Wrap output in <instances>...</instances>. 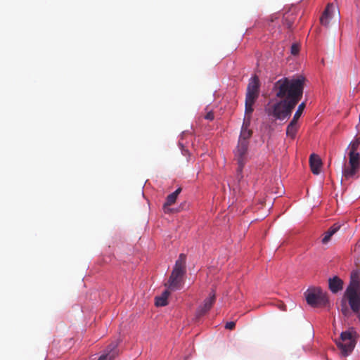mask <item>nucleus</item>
<instances>
[{
    "mask_svg": "<svg viewBox=\"0 0 360 360\" xmlns=\"http://www.w3.org/2000/svg\"><path fill=\"white\" fill-rule=\"evenodd\" d=\"M216 300V295L214 291L210 293L209 297L204 300L203 304L200 306L196 311V317L200 318L210 310Z\"/></svg>",
    "mask_w": 360,
    "mask_h": 360,
    "instance_id": "obj_9",
    "label": "nucleus"
},
{
    "mask_svg": "<svg viewBox=\"0 0 360 360\" xmlns=\"http://www.w3.org/2000/svg\"><path fill=\"white\" fill-rule=\"evenodd\" d=\"M305 80L302 75L278 79L274 85L276 97L296 106L302 98Z\"/></svg>",
    "mask_w": 360,
    "mask_h": 360,
    "instance_id": "obj_1",
    "label": "nucleus"
},
{
    "mask_svg": "<svg viewBox=\"0 0 360 360\" xmlns=\"http://www.w3.org/2000/svg\"><path fill=\"white\" fill-rule=\"evenodd\" d=\"M297 131V122L290 121L289 124L286 129V134L287 136L294 139L295 137L296 133Z\"/></svg>",
    "mask_w": 360,
    "mask_h": 360,
    "instance_id": "obj_16",
    "label": "nucleus"
},
{
    "mask_svg": "<svg viewBox=\"0 0 360 360\" xmlns=\"http://www.w3.org/2000/svg\"><path fill=\"white\" fill-rule=\"evenodd\" d=\"M186 259L184 254H180L176 261L174 269L165 286L170 290L181 289L183 283V277L186 274Z\"/></svg>",
    "mask_w": 360,
    "mask_h": 360,
    "instance_id": "obj_3",
    "label": "nucleus"
},
{
    "mask_svg": "<svg viewBox=\"0 0 360 360\" xmlns=\"http://www.w3.org/2000/svg\"><path fill=\"white\" fill-rule=\"evenodd\" d=\"M328 288L333 293H337L343 288V281L338 276H333L328 280Z\"/></svg>",
    "mask_w": 360,
    "mask_h": 360,
    "instance_id": "obj_12",
    "label": "nucleus"
},
{
    "mask_svg": "<svg viewBox=\"0 0 360 360\" xmlns=\"http://www.w3.org/2000/svg\"><path fill=\"white\" fill-rule=\"evenodd\" d=\"M299 52V46L295 44H293L291 46V53L292 55H297Z\"/></svg>",
    "mask_w": 360,
    "mask_h": 360,
    "instance_id": "obj_20",
    "label": "nucleus"
},
{
    "mask_svg": "<svg viewBox=\"0 0 360 360\" xmlns=\"http://www.w3.org/2000/svg\"><path fill=\"white\" fill-rule=\"evenodd\" d=\"M306 301L313 307H325L328 303L327 293L320 288H309L305 292Z\"/></svg>",
    "mask_w": 360,
    "mask_h": 360,
    "instance_id": "obj_7",
    "label": "nucleus"
},
{
    "mask_svg": "<svg viewBox=\"0 0 360 360\" xmlns=\"http://www.w3.org/2000/svg\"><path fill=\"white\" fill-rule=\"evenodd\" d=\"M335 6L333 4L329 3L326 6L324 11L323 12L321 18L320 22L323 26H328L330 20L333 18Z\"/></svg>",
    "mask_w": 360,
    "mask_h": 360,
    "instance_id": "obj_10",
    "label": "nucleus"
},
{
    "mask_svg": "<svg viewBox=\"0 0 360 360\" xmlns=\"http://www.w3.org/2000/svg\"><path fill=\"white\" fill-rule=\"evenodd\" d=\"M309 165L314 174H320L322 161L318 155L313 153L310 155Z\"/></svg>",
    "mask_w": 360,
    "mask_h": 360,
    "instance_id": "obj_11",
    "label": "nucleus"
},
{
    "mask_svg": "<svg viewBox=\"0 0 360 360\" xmlns=\"http://www.w3.org/2000/svg\"><path fill=\"white\" fill-rule=\"evenodd\" d=\"M250 125V119L243 122L237 147L235 150V158L237 160L238 167L237 169V179L238 181L243 179V168L246 163L247 155L249 146V139L252 135V131L249 129Z\"/></svg>",
    "mask_w": 360,
    "mask_h": 360,
    "instance_id": "obj_2",
    "label": "nucleus"
},
{
    "mask_svg": "<svg viewBox=\"0 0 360 360\" xmlns=\"http://www.w3.org/2000/svg\"><path fill=\"white\" fill-rule=\"evenodd\" d=\"M109 347H110V351L107 354L102 355L98 360H112L117 355V352L115 350L117 345H110Z\"/></svg>",
    "mask_w": 360,
    "mask_h": 360,
    "instance_id": "obj_17",
    "label": "nucleus"
},
{
    "mask_svg": "<svg viewBox=\"0 0 360 360\" xmlns=\"http://www.w3.org/2000/svg\"><path fill=\"white\" fill-rule=\"evenodd\" d=\"M295 105L288 101L280 100L274 103H269L265 107L266 113L276 120H283L289 118Z\"/></svg>",
    "mask_w": 360,
    "mask_h": 360,
    "instance_id": "obj_4",
    "label": "nucleus"
},
{
    "mask_svg": "<svg viewBox=\"0 0 360 360\" xmlns=\"http://www.w3.org/2000/svg\"><path fill=\"white\" fill-rule=\"evenodd\" d=\"M181 188H177L174 192L172 193L169 195H167L166 202L163 205V207L165 212H167L169 210V207L175 203L177 196L181 193Z\"/></svg>",
    "mask_w": 360,
    "mask_h": 360,
    "instance_id": "obj_13",
    "label": "nucleus"
},
{
    "mask_svg": "<svg viewBox=\"0 0 360 360\" xmlns=\"http://www.w3.org/2000/svg\"><path fill=\"white\" fill-rule=\"evenodd\" d=\"M349 167L345 168L342 174L345 179L353 177L359 171L360 167V154L359 153H349Z\"/></svg>",
    "mask_w": 360,
    "mask_h": 360,
    "instance_id": "obj_8",
    "label": "nucleus"
},
{
    "mask_svg": "<svg viewBox=\"0 0 360 360\" xmlns=\"http://www.w3.org/2000/svg\"><path fill=\"white\" fill-rule=\"evenodd\" d=\"M359 337L356 331L351 328L349 330L343 331L335 343L343 356H348L354 349Z\"/></svg>",
    "mask_w": 360,
    "mask_h": 360,
    "instance_id": "obj_6",
    "label": "nucleus"
},
{
    "mask_svg": "<svg viewBox=\"0 0 360 360\" xmlns=\"http://www.w3.org/2000/svg\"><path fill=\"white\" fill-rule=\"evenodd\" d=\"M360 146V137L355 139L349 145V152L357 153L356 150Z\"/></svg>",
    "mask_w": 360,
    "mask_h": 360,
    "instance_id": "obj_19",
    "label": "nucleus"
},
{
    "mask_svg": "<svg viewBox=\"0 0 360 360\" xmlns=\"http://www.w3.org/2000/svg\"><path fill=\"white\" fill-rule=\"evenodd\" d=\"M304 108H305V103L303 102L302 103H300L299 105H298V108L293 116V118L291 121H293V122H297V120H299V118L301 117L304 110Z\"/></svg>",
    "mask_w": 360,
    "mask_h": 360,
    "instance_id": "obj_18",
    "label": "nucleus"
},
{
    "mask_svg": "<svg viewBox=\"0 0 360 360\" xmlns=\"http://www.w3.org/2000/svg\"><path fill=\"white\" fill-rule=\"evenodd\" d=\"M236 326V323L234 321L227 322L225 325V328L229 330H233Z\"/></svg>",
    "mask_w": 360,
    "mask_h": 360,
    "instance_id": "obj_21",
    "label": "nucleus"
},
{
    "mask_svg": "<svg viewBox=\"0 0 360 360\" xmlns=\"http://www.w3.org/2000/svg\"><path fill=\"white\" fill-rule=\"evenodd\" d=\"M340 226L334 224L327 231H326L323 234V237L322 238V243L326 244L328 243L331 237L339 230Z\"/></svg>",
    "mask_w": 360,
    "mask_h": 360,
    "instance_id": "obj_14",
    "label": "nucleus"
},
{
    "mask_svg": "<svg viewBox=\"0 0 360 360\" xmlns=\"http://www.w3.org/2000/svg\"><path fill=\"white\" fill-rule=\"evenodd\" d=\"M170 292L168 290H165L160 296L155 297V304L157 307H164L166 306L167 302V299Z\"/></svg>",
    "mask_w": 360,
    "mask_h": 360,
    "instance_id": "obj_15",
    "label": "nucleus"
},
{
    "mask_svg": "<svg viewBox=\"0 0 360 360\" xmlns=\"http://www.w3.org/2000/svg\"><path fill=\"white\" fill-rule=\"evenodd\" d=\"M341 310H342V314H343L345 316H347V314L349 313V309H348V308L347 307V306H346V304H345V303L342 304V309H341Z\"/></svg>",
    "mask_w": 360,
    "mask_h": 360,
    "instance_id": "obj_23",
    "label": "nucleus"
},
{
    "mask_svg": "<svg viewBox=\"0 0 360 360\" xmlns=\"http://www.w3.org/2000/svg\"><path fill=\"white\" fill-rule=\"evenodd\" d=\"M259 79L257 76H255L249 82L247 87L243 122H246L248 118L250 119V122H251L252 113L254 111L253 105L259 96Z\"/></svg>",
    "mask_w": 360,
    "mask_h": 360,
    "instance_id": "obj_5",
    "label": "nucleus"
},
{
    "mask_svg": "<svg viewBox=\"0 0 360 360\" xmlns=\"http://www.w3.org/2000/svg\"><path fill=\"white\" fill-rule=\"evenodd\" d=\"M205 118L208 120H213L214 118V114L212 112H209L205 116Z\"/></svg>",
    "mask_w": 360,
    "mask_h": 360,
    "instance_id": "obj_22",
    "label": "nucleus"
}]
</instances>
